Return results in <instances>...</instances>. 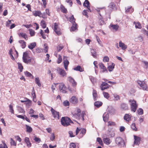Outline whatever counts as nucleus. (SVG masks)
Segmentation results:
<instances>
[{
  "instance_id": "nucleus-26",
  "label": "nucleus",
  "mask_w": 148,
  "mask_h": 148,
  "mask_svg": "<svg viewBox=\"0 0 148 148\" xmlns=\"http://www.w3.org/2000/svg\"><path fill=\"white\" fill-rule=\"evenodd\" d=\"M119 46L121 47L123 50H125L127 48V46L124 43L122 42L121 41L119 42Z\"/></svg>"
},
{
  "instance_id": "nucleus-24",
  "label": "nucleus",
  "mask_w": 148,
  "mask_h": 148,
  "mask_svg": "<svg viewBox=\"0 0 148 148\" xmlns=\"http://www.w3.org/2000/svg\"><path fill=\"white\" fill-rule=\"evenodd\" d=\"M36 46L35 42L30 43L28 46V47L30 49L32 50Z\"/></svg>"
},
{
  "instance_id": "nucleus-51",
  "label": "nucleus",
  "mask_w": 148,
  "mask_h": 148,
  "mask_svg": "<svg viewBox=\"0 0 148 148\" xmlns=\"http://www.w3.org/2000/svg\"><path fill=\"white\" fill-rule=\"evenodd\" d=\"M69 102L67 100L63 102V105L65 106H69Z\"/></svg>"
},
{
  "instance_id": "nucleus-40",
  "label": "nucleus",
  "mask_w": 148,
  "mask_h": 148,
  "mask_svg": "<svg viewBox=\"0 0 148 148\" xmlns=\"http://www.w3.org/2000/svg\"><path fill=\"white\" fill-rule=\"evenodd\" d=\"M97 141L98 142L99 144L102 146H103V142L100 138H97Z\"/></svg>"
},
{
  "instance_id": "nucleus-48",
  "label": "nucleus",
  "mask_w": 148,
  "mask_h": 148,
  "mask_svg": "<svg viewBox=\"0 0 148 148\" xmlns=\"http://www.w3.org/2000/svg\"><path fill=\"white\" fill-rule=\"evenodd\" d=\"M110 27L116 30L118 29L119 27L118 25H110Z\"/></svg>"
},
{
  "instance_id": "nucleus-25",
  "label": "nucleus",
  "mask_w": 148,
  "mask_h": 148,
  "mask_svg": "<svg viewBox=\"0 0 148 148\" xmlns=\"http://www.w3.org/2000/svg\"><path fill=\"white\" fill-rule=\"evenodd\" d=\"M72 25L71 27L70 30L71 32L74 31L77 29V24L76 23H72Z\"/></svg>"
},
{
  "instance_id": "nucleus-11",
  "label": "nucleus",
  "mask_w": 148,
  "mask_h": 148,
  "mask_svg": "<svg viewBox=\"0 0 148 148\" xmlns=\"http://www.w3.org/2000/svg\"><path fill=\"white\" fill-rule=\"evenodd\" d=\"M109 85L105 82H103L101 85V90L102 91L107 89L109 88Z\"/></svg>"
},
{
  "instance_id": "nucleus-50",
  "label": "nucleus",
  "mask_w": 148,
  "mask_h": 148,
  "mask_svg": "<svg viewBox=\"0 0 148 148\" xmlns=\"http://www.w3.org/2000/svg\"><path fill=\"white\" fill-rule=\"evenodd\" d=\"M10 144L11 145L16 146V143L12 138H10Z\"/></svg>"
},
{
  "instance_id": "nucleus-33",
  "label": "nucleus",
  "mask_w": 148,
  "mask_h": 148,
  "mask_svg": "<svg viewBox=\"0 0 148 148\" xmlns=\"http://www.w3.org/2000/svg\"><path fill=\"white\" fill-rule=\"evenodd\" d=\"M91 53L92 56L95 58H97V54L95 50L92 49L91 50Z\"/></svg>"
},
{
  "instance_id": "nucleus-34",
  "label": "nucleus",
  "mask_w": 148,
  "mask_h": 148,
  "mask_svg": "<svg viewBox=\"0 0 148 148\" xmlns=\"http://www.w3.org/2000/svg\"><path fill=\"white\" fill-rule=\"evenodd\" d=\"M24 74L25 76L27 77H32V78L33 79L34 77L28 71H26L24 72Z\"/></svg>"
},
{
  "instance_id": "nucleus-52",
  "label": "nucleus",
  "mask_w": 148,
  "mask_h": 148,
  "mask_svg": "<svg viewBox=\"0 0 148 148\" xmlns=\"http://www.w3.org/2000/svg\"><path fill=\"white\" fill-rule=\"evenodd\" d=\"M114 65H110L108 66V70L109 71H111L113 70V69L114 68Z\"/></svg>"
},
{
  "instance_id": "nucleus-9",
  "label": "nucleus",
  "mask_w": 148,
  "mask_h": 148,
  "mask_svg": "<svg viewBox=\"0 0 148 148\" xmlns=\"http://www.w3.org/2000/svg\"><path fill=\"white\" fill-rule=\"evenodd\" d=\"M21 101L22 103L25 102V104H26V106L28 108L31 105L32 101L27 98H26L25 100H21Z\"/></svg>"
},
{
  "instance_id": "nucleus-7",
  "label": "nucleus",
  "mask_w": 148,
  "mask_h": 148,
  "mask_svg": "<svg viewBox=\"0 0 148 148\" xmlns=\"http://www.w3.org/2000/svg\"><path fill=\"white\" fill-rule=\"evenodd\" d=\"M53 29L55 33L58 35H60L61 34L60 29L58 27V25L57 23H54Z\"/></svg>"
},
{
  "instance_id": "nucleus-2",
  "label": "nucleus",
  "mask_w": 148,
  "mask_h": 148,
  "mask_svg": "<svg viewBox=\"0 0 148 148\" xmlns=\"http://www.w3.org/2000/svg\"><path fill=\"white\" fill-rule=\"evenodd\" d=\"M61 124L64 127H67L70 125V123H73L71 119L67 117H63L61 120Z\"/></svg>"
},
{
  "instance_id": "nucleus-5",
  "label": "nucleus",
  "mask_w": 148,
  "mask_h": 148,
  "mask_svg": "<svg viewBox=\"0 0 148 148\" xmlns=\"http://www.w3.org/2000/svg\"><path fill=\"white\" fill-rule=\"evenodd\" d=\"M115 143L118 146L120 147H124L125 143L121 137H117L115 139Z\"/></svg>"
},
{
  "instance_id": "nucleus-49",
  "label": "nucleus",
  "mask_w": 148,
  "mask_h": 148,
  "mask_svg": "<svg viewBox=\"0 0 148 148\" xmlns=\"http://www.w3.org/2000/svg\"><path fill=\"white\" fill-rule=\"evenodd\" d=\"M29 34L31 36H33L35 34V32L32 29H29Z\"/></svg>"
},
{
  "instance_id": "nucleus-61",
  "label": "nucleus",
  "mask_w": 148,
  "mask_h": 148,
  "mask_svg": "<svg viewBox=\"0 0 148 148\" xmlns=\"http://www.w3.org/2000/svg\"><path fill=\"white\" fill-rule=\"evenodd\" d=\"M70 148H75L76 145L75 143H71L70 144Z\"/></svg>"
},
{
  "instance_id": "nucleus-31",
  "label": "nucleus",
  "mask_w": 148,
  "mask_h": 148,
  "mask_svg": "<svg viewBox=\"0 0 148 148\" xmlns=\"http://www.w3.org/2000/svg\"><path fill=\"white\" fill-rule=\"evenodd\" d=\"M134 11L133 9L132 8V7H128V8L125 10V12L127 13L128 12L131 13Z\"/></svg>"
},
{
  "instance_id": "nucleus-12",
  "label": "nucleus",
  "mask_w": 148,
  "mask_h": 148,
  "mask_svg": "<svg viewBox=\"0 0 148 148\" xmlns=\"http://www.w3.org/2000/svg\"><path fill=\"white\" fill-rule=\"evenodd\" d=\"M68 80L72 84V86L74 87H75L77 85V82L75 81L74 79L71 77H68Z\"/></svg>"
},
{
  "instance_id": "nucleus-37",
  "label": "nucleus",
  "mask_w": 148,
  "mask_h": 148,
  "mask_svg": "<svg viewBox=\"0 0 148 148\" xmlns=\"http://www.w3.org/2000/svg\"><path fill=\"white\" fill-rule=\"evenodd\" d=\"M121 107L124 110H126L128 108V106L127 104L124 103L121 104Z\"/></svg>"
},
{
  "instance_id": "nucleus-20",
  "label": "nucleus",
  "mask_w": 148,
  "mask_h": 148,
  "mask_svg": "<svg viewBox=\"0 0 148 148\" xmlns=\"http://www.w3.org/2000/svg\"><path fill=\"white\" fill-rule=\"evenodd\" d=\"M52 112V115L54 118L57 119H59L60 116L58 112Z\"/></svg>"
},
{
  "instance_id": "nucleus-4",
  "label": "nucleus",
  "mask_w": 148,
  "mask_h": 148,
  "mask_svg": "<svg viewBox=\"0 0 148 148\" xmlns=\"http://www.w3.org/2000/svg\"><path fill=\"white\" fill-rule=\"evenodd\" d=\"M130 103L131 111H136L138 107L136 101L134 100L130 99L129 101Z\"/></svg>"
},
{
  "instance_id": "nucleus-32",
  "label": "nucleus",
  "mask_w": 148,
  "mask_h": 148,
  "mask_svg": "<svg viewBox=\"0 0 148 148\" xmlns=\"http://www.w3.org/2000/svg\"><path fill=\"white\" fill-rule=\"evenodd\" d=\"M19 43L21 44V46L23 48H24L26 46V42L23 40H20Z\"/></svg>"
},
{
  "instance_id": "nucleus-58",
  "label": "nucleus",
  "mask_w": 148,
  "mask_h": 148,
  "mask_svg": "<svg viewBox=\"0 0 148 148\" xmlns=\"http://www.w3.org/2000/svg\"><path fill=\"white\" fill-rule=\"evenodd\" d=\"M87 10H84L82 12V14L83 15L86 16L88 18V15H87Z\"/></svg>"
},
{
  "instance_id": "nucleus-23",
  "label": "nucleus",
  "mask_w": 148,
  "mask_h": 148,
  "mask_svg": "<svg viewBox=\"0 0 148 148\" xmlns=\"http://www.w3.org/2000/svg\"><path fill=\"white\" fill-rule=\"evenodd\" d=\"M99 68H100V69L103 70L102 71L103 72H104L106 71H107V70H106L105 66L104 65V64H103L102 63H99Z\"/></svg>"
},
{
  "instance_id": "nucleus-45",
  "label": "nucleus",
  "mask_w": 148,
  "mask_h": 148,
  "mask_svg": "<svg viewBox=\"0 0 148 148\" xmlns=\"http://www.w3.org/2000/svg\"><path fill=\"white\" fill-rule=\"evenodd\" d=\"M103 94L105 98L107 99H108L109 98V95L108 93L103 91Z\"/></svg>"
},
{
  "instance_id": "nucleus-36",
  "label": "nucleus",
  "mask_w": 148,
  "mask_h": 148,
  "mask_svg": "<svg viewBox=\"0 0 148 148\" xmlns=\"http://www.w3.org/2000/svg\"><path fill=\"white\" fill-rule=\"evenodd\" d=\"M25 126L26 127V131L27 132L30 133L32 132V129L31 127L27 125H26Z\"/></svg>"
},
{
  "instance_id": "nucleus-63",
  "label": "nucleus",
  "mask_w": 148,
  "mask_h": 148,
  "mask_svg": "<svg viewBox=\"0 0 148 148\" xmlns=\"http://www.w3.org/2000/svg\"><path fill=\"white\" fill-rule=\"evenodd\" d=\"M44 51L45 53H46L48 52V47L46 45V44H45L44 45Z\"/></svg>"
},
{
  "instance_id": "nucleus-18",
  "label": "nucleus",
  "mask_w": 148,
  "mask_h": 148,
  "mask_svg": "<svg viewBox=\"0 0 148 148\" xmlns=\"http://www.w3.org/2000/svg\"><path fill=\"white\" fill-rule=\"evenodd\" d=\"M33 14L35 16L41 17L42 14L40 11L35 10L33 12Z\"/></svg>"
},
{
  "instance_id": "nucleus-47",
  "label": "nucleus",
  "mask_w": 148,
  "mask_h": 148,
  "mask_svg": "<svg viewBox=\"0 0 148 148\" xmlns=\"http://www.w3.org/2000/svg\"><path fill=\"white\" fill-rule=\"evenodd\" d=\"M131 127L134 131H136L137 130V128L136 127V124L135 123H133L131 125Z\"/></svg>"
},
{
  "instance_id": "nucleus-59",
  "label": "nucleus",
  "mask_w": 148,
  "mask_h": 148,
  "mask_svg": "<svg viewBox=\"0 0 148 148\" xmlns=\"http://www.w3.org/2000/svg\"><path fill=\"white\" fill-rule=\"evenodd\" d=\"M62 60L61 56L60 55H59L58 56V61L57 63L58 64H59L62 62Z\"/></svg>"
},
{
  "instance_id": "nucleus-17",
  "label": "nucleus",
  "mask_w": 148,
  "mask_h": 148,
  "mask_svg": "<svg viewBox=\"0 0 148 148\" xmlns=\"http://www.w3.org/2000/svg\"><path fill=\"white\" fill-rule=\"evenodd\" d=\"M90 3L88 0H85L84 3L83 4V6L84 7H86L90 12H91V10L90 8V6L89 5Z\"/></svg>"
},
{
  "instance_id": "nucleus-15",
  "label": "nucleus",
  "mask_w": 148,
  "mask_h": 148,
  "mask_svg": "<svg viewBox=\"0 0 148 148\" xmlns=\"http://www.w3.org/2000/svg\"><path fill=\"white\" fill-rule=\"evenodd\" d=\"M71 103L73 104H77L78 102L77 99L75 96H73L70 100Z\"/></svg>"
},
{
  "instance_id": "nucleus-19",
  "label": "nucleus",
  "mask_w": 148,
  "mask_h": 148,
  "mask_svg": "<svg viewBox=\"0 0 148 148\" xmlns=\"http://www.w3.org/2000/svg\"><path fill=\"white\" fill-rule=\"evenodd\" d=\"M86 132V129H85L84 128H83L80 131V134L78 136V138H82L85 134Z\"/></svg>"
},
{
  "instance_id": "nucleus-62",
  "label": "nucleus",
  "mask_w": 148,
  "mask_h": 148,
  "mask_svg": "<svg viewBox=\"0 0 148 148\" xmlns=\"http://www.w3.org/2000/svg\"><path fill=\"white\" fill-rule=\"evenodd\" d=\"M115 125V123L114 122L109 121L108 122V125L114 126Z\"/></svg>"
},
{
  "instance_id": "nucleus-8",
  "label": "nucleus",
  "mask_w": 148,
  "mask_h": 148,
  "mask_svg": "<svg viewBox=\"0 0 148 148\" xmlns=\"http://www.w3.org/2000/svg\"><path fill=\"white\" fill-rule=\"evenodd\" d=\"M138 83L143 90H147L146 89L147 88V86L144 82H142L140 81H138Z\"/></svg>"
},
{
  "instance_id": "nucleus-44",
  "label": "nucleus",
  "mask_w": 148,
  "mask_h": 148,
  "mask_svg": "<svg viewBox=\"0 0 148 148\" xmlns=\"http://www.w3.org/2000/svg\"><path fill=\"white\" fill-rule=\"evenodd\" d=\"M41 25L43 28H46V25L45 24V21L44 20H42L41 22Z\"/></svg>"
},
{
  "instance_id": "nucleus-16",
  "label": "nucleus",
  "mask_w": 148,
  "mask_h": 148,
  "mask_svg": "<svg viewBox=\"0 0 148 148\" xmlns=\"http://www.w3.org/2000/svg\"><path fill=\"white\" fill-rule=\"evenodd\" d=\"M108 112H106L103 114V120L105 122L108 121L109 118Z\"/></svg>"
},
{
  "instance_id": "nucleus-56",
  "label": "nucleus",
  "mask_w": 148,
  "mask_h": 148,
  "mask_svg": "<svg viewBox=\"0 0 148 148\" xmlns=\"http://www.w3.org/2000/svg\"><path fill=\"white\" fill-rule=\"evenodd\" d=\"M34 140L36 142L39 143L40 141V139L39 138L35 136Z\"/></svg>"
},
{
  "instance_id": "nucleus-29",
  "label": "nucleus",
  "mask_w": 148,
  "mask_h": 148,
  "mask_svg": "<svg viewBox=\"0 0 148 148\" xmlns=\"http://www.w3.org/2000/svg\"><path fill=\"white\" fill-rule=\"evenodd\" d=\"M102 105V103L99 101H96L94 103V105L97 108H99Z\"/></svg>"
},
{
  "instance_id": "nucleus-41",
  "label": "nucleus",
  "mask_w": 148,
  "mask_h": 148,
  "mask_svg": "<svg viewBox=\"0 0 148 148\" xmlns=\"http://www.w3.org/2000/svg\"><path fill=\"white\" fill-rule=\"evenodd\" d=\"M99 23L101 25H103L105 23L104 21L101 17L99 18Z\"/></svg>"
},
{
  "instance_id": "nucleus-21",
  "label": "nucleus",
  "mask_w": 148,
  "mask_h": 148,
  "mask_svg": "<svg viewBox=\"0 0 148 148\" xmlns=\"http://www.w3.org/2000/svg\"><path fill=\"white\" fill-rule=\"evenodd\" d=\"M103 140L104 143L107 145L110 144L112 142L110 139L108 138H104Z\"/></svg>"
},
{
  "instance_id": "nucleus-64",
  "label": "nucleus",
  "mask_w": 148,
  "mask_h": 148,
  "mask_svg": "<svg viewBox=\"0 0 148 148\" xmlns=\"http://www.w3.org/2000/svg\"><path fill=\"white\" fill-rule=\"evenodd\" d=\"M142 30L143 31L144 34L146 35L148 37V31H146L144 29H142Z\"/></svg>"
},
{
  "instance_id": "nucleus-22",
  "label": "nucleus",
  "mask_w": 148,
  "mask_h": 148,
  "mask_svg": "<svg viewBox=\"0 0 148 148\" xmlns=\"http://www.w3.org/2000/svg\"><path fill=\"white\" fill-rule=\"evenodd\" d=\"M92 95L93 99L94 101L97 100L98 98V95L97 91L96 90L93 89L92 92Z\"/></svg>"
},
{
  "instance_id": "nucleus-42",
  "label": "nucleus",
  "mask_w": 148,
  "mask_h": 148,
  "mask_svg": "<svg viewBox=\"0 0 148 148\" xmlns=\"http://www.w3.org/2000/svg\"><path fill=\"white\" fill-rule=\"evenodd\" d=\"M70 21L72 23H75V19L73 15H72L69 18Z\"/></svg>"
},
{
  "instance_id": "nucleus-38",
  "label": "nucleus",
  "mask_w": 148,
  "mask_h": 148,
  "mask_svg": "<svg viewBox=\"0 0 148 148\" xmlns=\"http://www.w3.org/2000/svg\"><path fill=\"white\" fill-rule=\"evenodd\" d=\"M36 83L38 85V86L40 87L41 86V84L40 82V80L39 77H37L35 79Z\"/></svg>"
},
{
  "instance_id": "nucleus-53",
  "label": "nucleus",
  "mask_w": 148,
  "mask_h": 148,
  "mask_svg": "<svg viewBox=\"0 0 148 148\" xmlns=\"http://www.w3.org/2000/svg\"><path fill=\"white\" fill-rule=\"evenodd\" d=\"M114 110V108L112 106H108L107 108L108 111H113Z\"/></svg>"
},
{
  "instance_id": "nucleus-55",
  "label": "nucleus",
  "mask_w": 148,
  "mask_h": 148,
  "mask_svg": "<svg viewBox=\"0 0 148 148\" xmlns=\"http://www.w3.org/2000/svg\"><path fill=\"white\" fill-rule=\"evenodd\" d=\"M40 34H41V35L42 36V38H43L44 39H45L46 38V36L45 35L44 32H43V31L42 30H41Z\"/></svg>"
},
{
  "instance_id": "nucleus-46",
  "label": "nucleus",
  "mask_w": 148,
  "mask_h": 148,
  "mask_svg": "<svg viewBox=\"0 0 148 148\" xmlns=\"http://www.w3.org/2000/svg\"><path fill=\"white\" fill-rule=\"evenodd\" d=\"M32 51L34 53L36 52L37 53H39L41 52L42 51V50L41 48H38L36 49V51H34L33 50H32Z\"/></svg>"
},
{
  "instance_id": "nucleus-28",
  "label": "nucleus",
  "mask_w": 148,
  "mask_h": 148,
  "mask_svg": "<svg viewBox=\"0 0 148 148\" xmlns=\"http://www.w3.org/2000/svg\"><path fill=\"white\" fill-rule=\"evenodd\" d=\"M74 69L75 70L79 71L80 72H82L84 71V69L80 66H77L76 67L74 68Z\"/></svg>"
},
{
  "instance_id": "nucleus-10",
  "label": "nucleus",
  "mask_w": 148,
  "mask_h": 148,
  "mask_svg": "<svg viewBox=\"0 0 148 148\" xmlns=\"http://www.w3.org/2000/svg\"><path fill=\"white\" fill-rule=\"evenodd\" d=\"M63 63L65 69L67 70L68 66L69 64V62L67 60V57L66 56H64L63 57Z\"/></svg>"
},
{
  "instance_id": "nucleus-6",
  "label": "nucleus",
  "mask_w": 148,
  "mask_h": 148,
  "mask_svg": "<svg viewBox=\"0 0 148 148\" xmlns=\"http://www.w3.org/2000/svg\"><path fill=\"white\" fill-rule=\"evenodd\" d=\"M57 71L58 73L62 77H64L66 75V73L63 69H62L60 67L57 68Z\"/></svg>"
},
{
  "instance_id": "nucleus-27",
  "label": "nucleus",
  "mask_w": 148,
  "mask_h": 148,
  "mask_svg": "<svg viewBox=\"0 0 148 148\" xmlns=\"http://www.w3.org/2000/svg\"><path fill=\"white\" fill-rule=\"evenodd\" d=\"M131 117L130 115L126 114L124 116V119L125 121H129L131 120Z\"/></svg>"
},
{
  "instance_id": "nucleus-43",
  "label": "nucleus",
  "mask_w": 148,
  "mask_h": 148,
  "mask_svg": "<svg viewBox=\"0 0 148 148\" xmlns=\"http://www.w3.org/2000/svg\"><path fill=\"white\" fill-rule=\"evenodd\" d=\"M18 69L20 70L21 72H22L23 69V67L22 64L19 63H17Z\"/></svg>"
},
{
  "instance_id": "nucleus-35",
  "label": "nucleus",
  "mask_w": 148,
  "mask_h": 148,
  "mask_svg": "<svg viewBox=\"0 0 148 148\" xmlns=\"http://www.w3.org/2000/svg\"><path fill=\"white\" fill-rule=\"evenodd\" d=\"M134 24L135 25V27L136 28L140 29L141 28V24L139 22H134Z\"/></svg>"
},
{
  "instance_id": "nucleus-1",
  "label": "nucleus",
  "mask_w": 148,
  "mask_h": 148,
  "mask_svg": "<svg viewBox=\"0 0 148 148\" xmlns=\"http://www.w3.org/2000/svg\"><path fill=\"white\" fill-rule=\"evenodd\" d=\"M22 59L23 62L27 64L32 63V64H34L36 62L35 58L34 57L30 58L26 52L23 53Z\"/></svg>"
},
{
  "instance_id": "nucleus-14",
  "label": "nucleus",
  "mask_w": 148,
  "mask_h": 148,
  "mask_svg": "<svg viewBox=\"0 0 148 148\" xmlns=\"http://www.w3.org/2000/svg\"><path fill=\"white\" fill-rule=\"evenodd\" d=\"M134 144L136 145H139L140 143V141L141 140L140 137L134 135Z\"/></svg>"
},
{
  "instance_id": "nucleus-30",
  "label": "nucleus",
  "mask_w": 148,
  "mask_h": 148,
  "mask_svg": "<svg viewBox=\"0 0 148 148\" xmlns=\"http://www.w3.org/2000/svg\"><path fill=\"white\" fill-rule=\"evenodd\" d=\"M19 36H21L25 40H28V38L27 34L25 33H20L19 34Z\"/></svg>"
},
{
  "instance_id": "nucleus-39",
  "label": "nucleus",
  "mask_w": 148,
  "mask_h": 148,
  "mask_svg": "<svg viewBox=\"0 0 148 148\" xmlns=\"http://www.w3.org/2000/svg\"><path fill=\"white\" fill-rule=\"evenodd\" d=\"M61 11L64 13H67V10L66 8L62 5H61L60 6Z\"/></svg>"
},
{
  "instance_id": "nucleus-13",
  "label": "nucleus",
  "mask_w": 148,
  "mask_h": 148,
  "mask_svg": "<svg viewBox=\"0 0 148 148\" xmlns=\"http://www.w3.org/2000/svg\"><path fill=\"white\" fill-rule=\"evenodd\" d=\"M59 89L60 91L63 93H65L66 92V87L64 86V84L63 83H61L60 84Z\"/></svg>"
},
{
  "instance_id": "nucleus-54",
  "label": "nucleus",
  "mask_w": 148,
  "mask_h": 148,
  "mask_svg": "<svg viewBox=\"0 0 148 148\" xmlns=\"http://www.w3.org/2000/svg\"><path fill=\"white\" fill-rule=\"evenodd\" d=\"M55 136L54 133H53L51 134V135L50 137V140L52 141H53L55 139Z\"/></svg>"
},
{
  "instance_id": "nucleus-3",
  "label": "nucleus",
  "mask_w": 148,
  "mask_h": 148,
  "mask_svg": "<svg viewBox=\"0 0 148 148\" xmlns=\"http://www.w3.org/2000/svg\"><path fill=\"white\" fill-rule=\"evenodd\" d=\"M85 112H76V113H74V112H72V114L73 115L74 117L76 118V119H79L81 117L82 118L83 121L84 120V114Z\"/></svg>"
},
{
  "instance_id": "nucleus-57",
  "label": "nucleus",
  "mask_w": 148,
  "mask_h": 148,
  "mask_svg": "<svg viewBox=\"0 0 148 148\" xmlns=\"http://www.w3.org/2000/svg\"><path fill=\"white\" fill-rule=\"evenodd\" d=\"M109 58L107 56L104 57L103 59L104 62H108L109 61Z\"/></svg>"
},
{
  "instance_id": "nucleus-60",
  "label": "nucleus",
  "mask_w": 148,
  "mask_h": 148,
  "mask_svg": "<svg viewBox=\"0 0 148 148\" xmlns=\"http://www.w3.org/2000/svg\"><path fill=\"white\" fill-rule=\"evenodd\" d=\"M0 148H8L7 147L5 143H3V145L1 144L0 145Z\"/></svg>"
}]
</instances>
